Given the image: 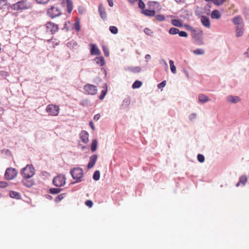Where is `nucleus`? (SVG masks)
<instances>
[{
	"label": "nucleus",
	"mask_w": 249,
	"mask_h": 249,
	"mask_svg": "<svg viewBox=\"0 0 249 249\" xmlns=\"http://www.w3.org/2000/svg\"><path fill=\"white\" fill-rule=\"evenodd\" d=\"M11 9L14 11L22 12L32 8V4L27 0H21L10 6Z\"/></svg>",
	"instance_id": "obj_1"
},
{
	"label": "nucleus",
	"mask_w": 249,
	"mask_h": 249,
	"mask_svg": "<svg viewBox=\"0 0 249 249\" xmlns=\"http://www.w3.org/2000/svg\"><path fill=\"white\" fill-rule=\"evenodd\" d=\"M21 174L25 178H30L35 174V169L32 165H27L21 170Z\"/></svg>",
	"instance_id": "obj_2"
},
{
	"label": "nucleus",
	"mask_w": 249,
	"mask_h": 249,
	"mask_svg": "<svg viewBox=\"0 0 249 249\" xmlns=\"http://www.w3.org/2000/svg\"><path fill=\"white\" fill-rule=\"evenodd\" d=\"M71 174L74 179L76 180V182L81 181V178L83 176V170L80 168H74L71 171Z\"/></svg>",
	"instance_id": "obj_3"
},
{
	"label": "nucleus",
	"mask_w": 249,
	"mask_h": 249,
	"mask_svg": "<svg viewBox=\"0 0 249 249\" xmlns=\"http://www.w3.org/2000/svg\"><path fill=\"white\" fill-rule=\"evenodd\" d=\"M84 89L85 92L89 95H95L97 92V88L96 86L87 84L84 86Z\"/></svg>",
	"instance_id": "obj_4"
},
{
	"label": "nucleus",
	"mask_w": 249,
	"mask_h": 249,
	"mask_svg": "<svg viewBox=\"0 0 249 249\" xmlns=\"http://www.w3.org/2000/svg\"><path fill=\"white\" fill-rule=\"evenodd\" d=\"M47 14L52 18H54L60 15L61 9L57 6H52L50 8L48 9Z\"/></svg>",
	"instance_id": "obj_5"
},
{
	"label": "nucleus",
	"mask_w": 249,
	"mask_h": 249,
	"mask_svg": "<svg viewBox=\"0 0 249 249\" xmlns=\"http://www.w3.org/2000/svg\"><path fill=\"white\" fill-rule=\"evenodd\" d=\"M17 171L15 168H8L5 173V177L7 179L11 180L17 175Z\"/></svg>",
	"instance_id": "obj_6"
},
{
	"label": "nucleus",
	"mask_w": 249,
	"mask_h": 249,
	"mask_svg": "<svg viewBox=\"0 0 249 249\" xmlns=\"http://www.w3.org/2000/svg\"><path fill=\"white\" fill-rule=\"evenodd\" d=\"M46 28L47 32L51 33L52 34L56 32L58 29L57 25L52 22H49L46 24Z\"/></svg>",
	"instance_id": "obj_7"
},
{
	"label": "nucleus",
	"mask_w": 249,
	"mask_h": 249,
	"mask_svg": "<svg viewBox=\"0 0 249 249\" xmlns=\"http://www.w3.org/2000/svg\"><path fill=\"white\" fill-rule=\"evenodd\" d=\"M58 107L55 105H49L46 108L47 112L51 115L55 116L58 113Z\"/></svg>",
	"instance_id": "obj_8"
},
{
	"label": "nucleus",
	"mask_w": 249,
	"mask_h": 249,
	"mask_svg": "<svg viewBox=\"0 0 249 249\" xmlns=\"http://www.w3.org/2000/svg\"><path fill=\"white\" fill-rule=\"evenodd\" d=\"M80 138L84 143H87L89 142V133L86 131H82L80 133Z\"/></svg>",
	"instance_id": "obj_9"
},
{
	"label": "nucleus",
	"mask_w": 249,
	"mask_h": 249,
	"mask_svg": "<svg viewBox=\"0 0 249 249\" xmlns=\"http://www.w3.org/2000/svg\"><path fill=\"white\" fill-rule=\"evenodd\" d=\"M97 159V155H93L90 158V160L88 165V168L89 169H90L93 167L94 164H95L96 160Z\"/></svg>",
	"instance_id": "obj_10"
},
{
	"label": "nucleus",
	"mask_w": 249,
	"mask_h": 249,
	"mask_svg": "<svg viewBox=\"0 0 249 249\" xmlns=\"http://www.w3.org/2000/svg\"><path fill=\"white\" fill-rule=\"evenodd\" d=\"M53 184L57 187H61L62 186V177L60 176L54 178L53 179Z\"/></svg>",
	"instance_id": "obj_11"
},
{
	"label": "nucleus",
	"mask_w": 249,
	"mask_h": 249,
	"mask_svg": "<svg viewBox=\"0 0 249 249\" xmlns=\"http://www.w3.org/2000/svg\"><path fill=\"white\" fill-rule=\"evenodd\" d=\"M99 12L100 15V17L104 20L107 19V13L105 11V9L103 6L102 4H100L99 6Z\"/></svg>",
	"instance_id": "obj_12"
},
{
	"label": "nucleus",
	"mask_w": 249,
	"mask_h": 249,
	"mask_svg": "<svg viewBox=\"0 0 249 249\" xmlns=\"http://www.w3.org/2000/svg\"><path fill=\"white\" fill-rule=\"evenodd\" d=\"M231 20L232 22L235 25H238L240 26L242 25L243 24V19L241 16H238L234 17L231 19Z\"/></svg>",
	"instance_id": "obj_13"
},
{
	"label": "nucleus",
	"mask_w": 249,
	"mask_h": 249,
	"mask_svg": "<svg viewBox=\"0 0 249 249\" xmlns=\"http://www.w3.org/2000/svg\"><path fill=\"white\" fill-rule=\"evenodd\" d=\"M244 25L238 26L236 27V36L237 37H240L243 36L244 33Z\"/></svg>",
	"instance_id": "obj_14"
},
{
	"label": "nucleus",
	"mask_w": 249,
	"mask_h": 249,
	"mask_svg": "<svg viewBox=\"0 0 249 249\" xmlns=\"http://www.w3.org/2000/svg\"><path fill=\"white\" fill-rule=\"evenodd\" d=\"M90 49V54L91 55H99L100 53V50L96 44H91Z\"/></svg>",
	"instance_id": "obj_15"
},
{
	"label": "nucleus",
	"mask_w": 249,
	"mask_h": 249,
	"mask_svg": "<svg viewBox=\"0 0 249 249\" xmlns=\"http://www.w3.org/2000/svg\"><path fill=\"white\" fill-rule=\"evenodd\" d=\"M94 60L100 66H103L105 64V59L103 56L97 57Z\"/></svg>",
	"instance_id": "obj_16"
},
{
	"label": "nucleus",
	"mask_w": 249,
	"mask_h": 249,
	"mask_svg": "<svg viewBox=\"0 0 249 249\" xmlns=\"http://www.w3.org/2000/svg\"><path fill=\"white\" fill-rule=\"evenodd\" d=\"M29 178H25L22 180L23 185L27 187H31L34 185V181L32 180H29Z\"/></svg>",
	"instance_id": "obj_17"
},
{
	"label": "nucleus",
	"mask_w": 249,
	"mask_h": 249,
	"mask_svg": "<svg viewBox=\"0 0 249 249\" xmlns=\"http://www.w3.org/2000/svg\"><path fill=\"white\" fill-rule=\"evenodd\" d=\"M201 21L202 24L206 27L210 26V23L208 18L205 16H202L201 18Z\"/></svg>",
	"instance_id": "obj_18"
},
{
	"label": "nucleus",
	"mask_w": 249,
	"mask_h": 249,
	"mask_svg": "<svg viewBox=\"0 0 249 249\" xmlns=\"http://www.w3.org/2000/svg\"><path fill=\"white\" fill-rule=\"evenodd\" d=\"M227 100L231 103H236L240 101V98L238 96H229L227 97Z\"/></svg>",
	"instance_id": "obj_19"
},
{
	"label": "nucleus",
	"mask_w": 249,
	"mask_h": 249,
	"mask_svg": "<svg viewBox=\"0 0 249 249\" xmlns=\"http://www.w3.org/2000/svg\"><path fill=\"white\" fill-rule=\"evenodd\" d=\"M247 181V176H245V175H243L240 178L239 181L237 183L236 186L237 187L239 186L240 184H242L243 185H245Z\"/></svg>",
	"instance_id": "obj_20"
},
{
	"label": "nucleus",
	"mask_w": 249,
	"mask_h": 249,
	"mask_svg": "<svg viewBox=\"0 0 249 249\" xmlns=\"http://www.w3.org/2000/svg\"><path fill=\"white\" fill-rule=\"evenodd\" d=\"M67 9L68 12L70 14L73 9V3L71 0H67Z\"/></svg>",
	"instance_id": "obj_21"
},
{
	"label": "nucleus",
	"mask_w": 249,
	"mask_h": 249,
	"mask_svg": "<svg viewBox=\"0 0 249 249\" xmlns=\"http://www.w3.org/2000/svg\"><path fill=\"white\" fill-rule=\"evenodd\" d=\"M142 13L146 16L152 17L155 14V11L153 10H150L148 9L143 10Z\"/></svg>",
	"instance_id": "obj_22"
},
{
	"label": "nucleus",
	"mask_w": 249,
	"mask_h": 249,
	"mask_svg": "<svg viewBox=\"0 0 249 249\" xmlns=\"http://www.w3.org/2000/svg\"><path fill=\"white\" fill-rule=\"evenodd\" d=\"M221 17V14L220 12L217 10H215L212 11L211 13V18L213 19H219Z\"/></svg>",
	"instance_id": "obj_23"
},
{
	"label": "nucleus",
	"mask_w": 249,
	"mask_h": 249,
	"mask_svg": "<svg viewBox=\"0 0 249 249\" xmlns=\"http://www.w3.org/2000/svg\"><path fill=\"white\" fill-rule=\"evenodd\" d=\"M127 70L134 73H139L141 71V68L140 67H129L127 68Z\"/></svg>",
	"instance_id": "obj_24"
},
{
	"label": "nucleus",
	"mask_w": 249,
	"mask_h": 249,
	"mask_svg": "<svg viewBox=\"0 0 249 249\" xmlns=\"http://www.w3.org/2000/svg\"><path fill=\"white\" fill-rule=\"evenodd\" d=\"M198 99L199 102L201 103H206L210 100L208 96L203 94H200L198 95Z\"/></svg>",
	"instance_id": "obj_25"
},
{
	"label": "nucleus",
	"mask_w": 249,
	"mask_h": 249,
	"mask_svg": "<svg viewBox=\"0 0 249 249\" xmlns=\"http://www.w3.org/2000/svg\"><path fill=\"white\" fill-rule=\"evenodd\" d=\"M172 24L175 26L181 27L183 26V23L181 20L179 19H172L171 20Z\"/></svg>",
	"instance_id": "obj_26"
},
{
	"label": "nucleus",
	"mask_w": 249,
	"mask_h": 249,
	"mask_svg": "<svg viewBox=\"0 0 249 249\" xmlns=\"http://www.w3.org/2000/svg\"><path fill=\"white\" fill-rule=\"evenodd\" d=\"M103 88H104V89L102 90L101 94L99 97V99L101 100L104 98L105 96H106V95L107 92V85L106 84H104V86Z\"/></svg>",
	"instance_id": "obj_27"
},
{
	"label": "nucleus",
	"mask_w": 249,
	"mask_h": 249,
	"mask_svg": "<svg viewBox=\"0 0 249 249\" xmlns=\"http://www.w3.org/2000/svg\"><path fill=\"white\" fill-rule=\"evenodd\" d=\"M8 4V0H0V10L5 9Z\"/></svg>",
	"instance_id": "obj_28"
},
{
	"label": "nucleus",
	"mask_w": 249,
	"mask_h": 249,
	"mask_svg": "<svg viewBox=\"0 0 249 249\" xmlns=\"http://www.w3.org/2000/svg\"><path fill=\"white\" fill-rule=\"evenodd\" d=\"M169 64L172 72L174 74L176 73V67L174 64V61L172 60H169Z\"/></svg>",
	"instance_id": "obj_29"
},
{
	"label": "nucleus",
	"mask_w": 249,
	"mask_h": 249,
	"mask_svg": "<svg viewBox=\"0 0 249 249\" xmlns=\"http://www.w3.org/2000/svg\"><path fill=\"white\" fill-rule=\"evenodd\" d=\"M10 196L11 197L16 199H19L20 198V194L15 191H11L10 192Z\"/></svg>",
	"instance_id": "obj_30"
},
{
	"label": "nucleus",
	"mask_w": 249,
	"mask_h": 249,
	"mask_svg": "<svg viewBox=\"0 0 249 249\" xmlns=\"http://www.w3.org/2000/svg\"><path fill=\"white\" fill-rule=\"evenodd\" d=\"M97 143H98V142L96 139H94L92 141L91 147V150L92 152H94L96 150L97 147Z\"/></svg>",
	"instance_id": "obj_31"
},
{
	"label": "nucleus",
	"mask_w": 249,
	"mask_h": 249,
	"mask_svg": "<svg viewBox=\"0 0 249 249\" xmlns=\"http://www.w3.org/2000/svg\"><path fill=\"white\" fill-rule=\"evenodd\" d=\"M142 85V82L140 81L137 80L133 84L132 87L133 89H137L140 88Z\"/></svg>",
	"instance_id": "obj_32"
},
{
	"label": "nucleus",
	"mask_w": 249,
	"mask_h": 249,
	"mask_svg": "<svg viewBox=\"0 0 249 249\" xmlns=\"http://www.w3.org/2000/svg\"><path fill=\"white\" fill-rule=\"evenodd\" d=\"M100 173L98 170L95 171L93 175V178L94 180L97 181L100 179Z\"/></svg>",
	"instance_id": "obj_33"
},
{
	"label": "nucleus",
	"mask_w": 249,
	"mask_h": 249,
	"mask_svg": "<svg viewBox=\"0 0 249 249\" xmlns=\"http://www.w3.org/2000/svg\"><path fill=\"white\" fill-rule=\"evenodd\" d=\"M179 30L177 28L172 27L169 30V33L170 35H174L178 34Z\"/></svg>",
	"instance_id": "obj_34"
},
{
	"label": "nucleus",
	"mask_w": 249,
	"mask_h": 249,
	"mask_svg": "<svg viewBox=\"0 0 249 249\" xmlns=\"http://www.w3.org/2000/svg\"><path fill=\"white\" fill-rule=\"evenodd\" d=\"M109 31L113 34H117L118 30L116 26H111L109 27Z\"/></svg>",
	"instance_id": "obj_35"
},
{
	"label": "nucleus",
	"mask_w": 249,
	"mask_h": 249,
	"mask_svg": "<svg viewBox=\"0 0 249 249\" xmlns=\"http://www.w3.org/2000/svg\"><path fill=\"white\" fill-rule=\"evenodd\" d=\"M61 191L60 188H51L50 189V193L52 194H56Z\"/></svg>",
	"instance_id": "obj_36"
},
{
	"label": "nucleus",
	"mask_w": 249,
	"mask_h": 249,
	"mask_svg": "<svg viewBox=\"0 0 249 249\" xmlns=\"http://www.w3.org/2000/svg\"><path fill=\"white\" fill-rule=\"evenodd\" d=\"M204 50L202 49H197L194 51V53L196 54H203Z\"/></svg>",
	"instance_id": "obj_37"
},
{
	"label": "nucleus",
	"mask_w": 249,
	"mask_h": 249,
	"mask_svg": "<svg viewBox=\"0 0 249 249\" xmlns=\"http://www.w3.org/2000/svg\"><path fill=\"white\" fill-rule=\"evenodd\" d=\"M155 18L158 21H163L165 19V17L162 15H157L155 16Z\"/></svg>",
	"instance_id": "obj_38"
},
{
	"label": "nucleus",
	"mask_w": 249,
	"mask_h": 249,
	"mask_svg": "<svg viewBox=\"0 0 249 249\" xmlns=\"http://www.w3.org/2000/svg\"><path fill=\"white\" fill-rule=\"evenodd\" d=\"M197 158L198 160L200 162H203L204 161L205 157L204 156L200 154L197 155Z\"/></svg>",
	"instance_id": "obj_39"
},
{
	"label": "nucleus",
	"mask_w": 249,
	"mask_h": 249,
	"mask_svg": "<svg viewBox=\"0 0 249 249\" xmlns=\"http://www.w3.org/2000/svg\"><path fill=\"white\" fill-rule=\"evenodd\" d=\"M185 27H186V28L187 30H189V31H190L191 32V33H192V34H193V35H194V34H195L196 33V30H195V29H194L192 27H191V26L188 25H185Z\"/></svg>",
	"instance_id": "obj_40"
},
{
	"label": "nucleus",
	"mask_w": 249,
	"mask_h": 249,
	"mask_svg": "<svg viewBox=\"0 0 249 249\" xmlns=\"http://www.w3.org/2000/svg\"><path fill=\"white\" fill-rule=\"evenodd\" d=\"M179 36L181 37H187L188 36V34L187 33L185 32V31H178V33Z\"/></svg>",
	"instance_id": "obj_41"
},
{
	"label": "nucleus",
	"mask_w": 249,
	"mask_h": 249,
	"mask_svg": "<svg viewBox=\"0 0 249 249\" xmlns=\"http://www.w3.org/2000/svg\"><path fill=\"white\" fill-rule=\"evenodd\" d=\"M139 1V7L142 9H144L145 8V4L142 0H138Z\"/></svg>",
	"instance_id": "obj_42"
},
{
	"label": "nucleus",
	"mask_w": 249,
	"mask_h": 249,
	"mask_svg": "<svg viewBox=\"0 0 249 249\" xmlns=\"http://www.w3.org/2000/svg\"><path fill=\"white\" fill-rule=\"evenodd\" d=\"M103 52L104 53L105 55L107 57L108 56L109 52L108 49L107 48H106V47L104 46V47H103Z\"/></svg>",
	"instance_id": "obj_43"
},
{
	"label": "nucleus",
	"mask_w": 249,
	"mask_h": 249,
	"mask_svg": "<svg viewBox=\"0 0 249 249\" xmlns=\"http://www.w3.org/2000/svg\"><path fill=\"white\" fill-rule=\"evenodd\" d=\"M74 28L75 30L79 32L80 30V25L79 22H76L74 24Z\"/></svg>",
	"instance_id": "obj_44"
},
{
	"label": "nucleus",
	"mask_w": 249,
	"mask_h": 249,
	"mask_svg": "<svg viewBox=\"0 0 249 249\" xmlns=\"http://www.w3.org/2000/svg\"><path fill=\"white\" fill-rule=\"evenodd\" d=\"M85 204L86 205V206H88L89 208L92 207L93 206V203H92V201H91L90 200H87L85 202Z\"/></svg>",
	"instance_id": "obj_45"
},
{
	"label": "nucleus",
	"mask_w": 249,
	"mask_h": 249,
	"mask_svg": "<svg viewBox=\"0 0 249 249\" xmlns=\"http://www.w3.org/2000/svg\"><path fill=\"white\" fill-rule=\"evenodd\" d=\"M144 31V33L148 35H151L153 33L152 31L148 28H145Z\"/></svg>",
	"instance_id": "obj_46"
},
{
	"label": "nucleus",
	"mask_w": 249,
	"mask_h": 249,
	"mask_svg": "<svg viewBox=\"0 0 249 249\" xmlns=\"http://www.w3.org/2000/svg\"><path fill=\"white\" fill-rule=\"evenodd\" d=\"M165 85H166V81H163L162 82L159 84L158 87L159 89H160V88H163L165 86Z\"/></svg>",
	"instance_id": "obj_47"
},
{
	"label": "nucleus",
	"mask_w": 249,
	"mask_h": 249,
	"mask_svg": "<svg viewBox=\"0 0 249 249\" xmlns=\"http://www.w3.org/2000/svg\"><path fill=\"white\" fill-rule=\"evenodd\" d=\"M36 2L40 4H45L47 3L49 0H36Z\"/></svg>",
	"instance_id": "obj_48"
},
{
	"label": "nucleus",
	"mask_w": 249,
	"mask_h": 249,
	"mask_svg": "<svg viewBox=\"0 0 249 249\" xmlns=\"http://www.w3.org/2000/svg\"><path fill=\"white\" fill-rule=\"evenodd\" d=\"M62 199V194L59 195L56 198L55 201L56 202H60Z\"/></svg>",
	"instance_id": "obj_49"
},
{
	"label": "nucleus",
	"mask_w": 249,
	"mask_h": 249,
	"mask_svg": "<svg viewBox=\"0 0 249 249\" xmlns=\"http://www.w3.org/2000/svg\"><path fill=\"white\" fill-rule=\"evenodd\" d=\"M7 186V183L4 181H0V187H5Z\"/></svg>",
	"instance_id": "obj_50"
},
{
	"label": "nucleus",
	"mask_w": 249,
	"mask_h": 249,
	"mask_svg": "<svg viewBox=\"0 0 249 249\" xmlns=\"http://www.w3.org/2000/svg\"><path fill=\"white\" fill-rule=\"evenodd\" d=\"M100 114H96L94 117V120L95 121H98L99 119H100Z\"/></svg>",
	"instance_id": "obj_51"
},
{
	"label": "nucleus",
	"mask_w": 249,
	"mask_h": 249,
	"mask_svg": "<svg viewBox=\"0 0 249 249\" xmlns=\"http://www.w3.org/2000/svg\"><path fill=\"white\" fill-rule=\"evenodd\" d=\"M108 2V4L110 6V7H112L114 5L113 4V1L112 0H107Z\"/></svg>",
	"instance_id": "obj_52"
},
{
	"label": "nucleus",
	"mask_w": 249,
	"mask_h": 249,
	"mask_svg": "<svg viewBox=\"0 0 249 249\" xmlns=\"http://www.w3.org/2000/svg\"><path fill=\"white\" fill-rule=\"evenodd\" d=\"M89 125H90L91 128L92 129V130H94L95 129V127L93 125V124L92 123V121L90 122H89Z\"/></svg>",
	"instance_id": "obj_53"
},
{
	"label": "nucleus",
	"mask_w": 249,
	"mask_h": 249,
	"mask_svg": "<svg viewBox=\"0 0 249 249\" xmlns=\"http://www.w3.org/2000/svg\"><path fill=\"white\" fill-rule=\"evenodd\" d=\"M130 3L134 4L135 2L138 0H127Z\"/></svg>",
	"instance_id": "obj_54"
},
{
	"label": "nucleus",
	"mask_w": 249,
	"mask_h": 249,
	"mask_svg": "<svg viewBox=\"0 0 249 249\" xmlns=\"http://www.w3.org/2000/svg\"><path fill=\"white\" fill-rule=\"evenodd\" d=\"M145 58L146 59H150L151 58V56L149 54H146L145 56Z\"/></svg>",
	"instance_id": "obj_55"
},
{
	"label": "nucleus",
	"mask_w": 249,
	"mask_h": 249,
	"mask_svg": "<svg viewBox=\"0 0 249 249\" xmlns=\"http://www.w3.org/2000/svg\"><path fill=\"white\" fill-rule=\"evenodd\" d=\"M246 53L247 56L249 57V48L247 49V52Z\"/></svg>",
	"instance_id": "obj_56"
},
{
	"label": "nucleus",
	"mask_w": 249,
	"mask_h": 249,
	"mask_svg": "<svg viewBox=\"0 0 249 249\" xmlns=\"http://www.w3.org/2000/svg\"><path fill=\"white\" fill-rule=\"evenodd\" d=\"M67 25V22H66L65 25V27H64V28H67V30H69V29H68V28H67V27H66Z\"/></svg>",
	"instance_id": "obj_57"
},
{
	"label": "nucleus",
	"mask_w": 249,
	"mask_h": 249,
	"mask_svg": "<svg viewBox=\"0 0 249 249\" xmlns=\"http://www.w3.org/2000/svg\"><path fill=\"white\" fill-rule=\"evenodd\" d=\"M207 2H209L212 1L213 3V0H205Z\"/></svg>",
	"instance_id": "obj_58"
},
{
	"label": "nucleus",
	"mask_w": 249,
	"mask_h": 249,
	"mask_svg": "<svg viewBox=\"0 0 249 249\" xmlns=\"http://www.w3.org/2000/svg\"><path fill=\"white\" fill-rule=\"evenodd\" d=\"M54 44L55 45H57L58 44V43L57 42H54Z\"/></svg>",
	"instance_id": "obj_59"
},
{
	"label": "nucleus",
	"mask_w": 249,
	"mask_h": 249,
	"mask_svg": "<svg viewBox=\"0 0 249 249\" xmlns=\"http://www.w3.org/2000/svg\"><path fill=\"white\" fill-rule=\"evenodd\" d=\"M54 44L55 45H57L58 44V43L57 42H54Z\"/></svg>",
	"instance_id": "obj_60"
},
{
	"label": "nucleus",
	"mask_w": 249,
	"mask_h": 249,
	"mask_svg": "<svg viewBox=\"0 0 249 249\" xmlns=\"http://www.w3.org/2000/svg\"><path fill=\"white\" fill-rule=\"evenodd\" d=\"M68 24H70V25H71V24L70 22H68Z\"/></svg>",
	"instance_id": "obj_61"
},
{
	"label": "nucleus",
	"mask_w": 249,
	"mask_h": 249,
	"mask_svg": "<svg viewBox=\"0 0 249 249\" xmlns=\"http://www.w3.org/2000/svg\"><path fill=\"white\" fill-rule=\"evenodd\" d=\"M63 185H64V184H65V181H63Z\"/></svg>",
	"instance_id": "obj_62"
}]
</instances>
